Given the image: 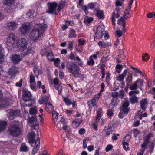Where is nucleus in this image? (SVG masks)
Wrapping results in <instances>:
<instances>
[{
  "label": "nucleus",
  "instance_id": "0eeeda50",
  "mask_svg": "<svg viewBox=\"0 0 155 155\" xmlns=\"http://www.w3.org/2000/svg\"><path fill=\"white\" fill-rule=\"evenodd\" d=\"M124 100L122 106L120 108V109L121 111L127 114L130 110V108L128 107L129 105V102L127 98H125Z\"/></svg>",
  "mask_w": 155,
  "mask_h": 155
},
{
  "label": "nucleus",
  "instance_id": "f257e3e1",
  "mask_svg": "<svg viewBox=\"0 0 155 155\" xmlns=\"http://www.w3.org/2000/svg\"><path fill=\"white\" fill-rule=\"evenodd\" d=\"M47 27L45 24L35 25L29 34L30 38L33 41L36 40L39 38L42 39L43 36V31L46 29Z\"/></svg>",
  "mask_w": 155,
  "mask_h": 155
},
{
  "label": "nucleus",
  "instance_id": "39448f33",
  "mask_svg": "<svg viewBox=\"0 0 155 155\" xmlns=\"http://www.w3.org/2000/svg\"><path fill=\"white\" fill-rule=\"evenodd\" d=\"M28 42L25 38L19 40L17 43V46L19 51L22 52L27 48Z\"/></svg>",
  "mask_w": 155,
  "mask_h": 155
},
{
  "label": "nucleus",
  "instance_id": "0e129e2a",
  "mask_svg": "<svg viewBox=\"0 0 155 155\" xmlns=\"http://www.w3.org/2000/svg\"><path fill=\"white\" fill-rule=\"evenodd\" d=\"M30 86L31 88L35 91H36V87L34 84H33L32 83H30Z\"/></svg>",
  "mask_w": 155,
  "mask_h": 155
},
{
  "label": "nucleus",
  "instance_id": "c756f323",
  "mask_svg": "<svg viewBox=\"0 0 155 155\" xmlns=\"http://www.w3.org/2000/svg\"><path fill=\"white\" fill-rule=\"evenodd\" d=\"M6 124L7 122L5 121H0V131L5 129Z\"/></svg>",
  "mask_w": 155,
  "mask_h": 155
},
{
  "label": "nucleus",
  "instance_id": "9b49d317",
  "mask_svg": "<svg viewBox=\"0 0 155 155\" xmlns=\"http://www.w3.org/2000/svg\"><path fill=\"white\" fill-rule=\"evenodd\" d=\"M22 98L25 101H28L31 99V94L30 91L24 90L23 91Z\"/></svg>",
  "mask_w": 155,
  "mask_h": 155
},
{
  "label": "nucleus",
  "instance_id": "4468645a",
  "mask_svg": "<svg viewBox=\"0 0 155 155\" xmlns=\"http://www.w3.org/2000/svg\"><path fill=\"white\" fill-rule=\"evenodd\" d=\"M99 98V96H97V97L95 96L91 101H88L87 103L89 108H92L93 107L96 106V102Z\"/></svg>",
  "mask_w": 155,
  "mask_h": 155
},
{
  "label": "nucleus",
  "instance_id": "680f3d73",
  "mask_svg": "<svg viewBox=\"0 0 155 155\" xmlns=\"http://www.w3.org/2000/svg\"><path fill=\"white\" fill-rule=\"evenodd\" d=\"M88 8L91 9H93L95 6V4L94 3H91L88 5Z\"/></svg>",
  "mask_w": 155,
  "mask_h": 155
},
{
  "label": "nucleus",
  "instance_id": "a19ab883",
  "mask_svg": "<svg viewBox=\"0 0 155 155\" xmlns=\"http://www.w3.org/2000/svg\"><path fill=\"white\" fill-rule=\"evenodd\" d=\"M98 45L100 48H105L107 46V45L105 43L102 41H99L98 42Z\"/></svg>",
  "mask_w": 155,
  "mask_h": 155
},
{
  "label": "nucleus",
  "instance_id": "ea45409f",
  "mask_svg": "<svg viewBox=\"0 0 155 155\" xmlns=\"http://www.w3.org/2000/svg\"><path fill=\"white\" fill-rule=\"evenodd\" d=\"M123 32V30H118L116 31L115 32V35L117 38L118 37H121L122 35V33Z\"/></svg>",
  "mask_w": 155,
  "mask_h": 155
},
{
  "label": "nucleus",
  "instance_id": "4d7b16f0",
  "mask_svg": "<svg viewBox=\"0 0 155 155\" xmlns=\"http://www.w3.org/2000/svg\"><path fill=\"white\" fill-rule=\"evenodd\" d=\"M113 146L111 144H109L107 146L105 149V150L106 152H108L111 150L113 148Z\"/></svg>",
  "mask_w": 155,
  "mask_h": 155
},
{
  "label": "nucleus",
  "instance_id": "de8ad7c7",
  "mask_svg": "<svg viewBox=\"0 0 155 155\" xmlns=\"http://www.w3.org/2000/svg\"><path fill=\"white\" fill-rule=\"evenodd\" d=\"M132 80V76H129L127 77L126 79V81L127 83V84H129L131 82Z\"/></svg>",
  "mask_w": 155,
  "mask_h": 155
},
{
  "label": "nucleus",
  "instance_id": "8fccbe9b",
  "mask_svg": "<svg viewBox=\"0 0 155 155\" xmlns=\"http://www.w3.org/2000/svg\"><path fill=\"white\" fill-rule=\"evenodd\" d=\"M111 95L112 97L114 98H117L119 96V93L117 92H112Z\"/></svg>",
  "mask_w": 155,
  "mask_h": 155
},
{
  "label": "nucleus",
  "instance_id": "dca6fc26",
  "mask_svg": "<svg viewBox=\"0 0 155 155\" xmlns=\"http://www.w3.org/2000/svg\"><path fill=\"white\" fill-rule=\"evenodd\" d=\"M11 60L14 64H17L21 60L22 58L19 55H12L11 57Z\"/></svg>",
  "mask_w": 155,
  "mask_h": 155
},
{
  "label": "nucleus",
  "instance_id": "2eb2a0df",
  "mask_svg": "<svg viewBox=\"0 0 155 155\" xmlns=\"http://www.w3.org/2000/svg\"><path fill=\"white\" fill-rule=\"evenodd\" d=\"M28 142L30 144H32L34 142L35 138V134L34 132H29L28 135Z\"/></svg>",
  "mask_w": 155,
  "mask_h": 155
},
{
  "label": "nucleus",
  "instance_id": "79ce46f5",
  "mask_svg": "<svg viewBox=\"0 0 155 155\" xmlns=\"http://www.w3.org/2000/svg\"><path fill=\"white\" fill-rule=\"evenodd\" d=\"M137 84L136 81L135 83L130 85L129 87L130 89L131 90H136L138 87V85Z\"/></svg>",
  "mask_w": 155,
  "mask_h": 155
},
{
  "label": "nucleus",
  "instance_id": "7ed1b4c3",
  "mask_svg": "<svg viewBox=\"0 0 155 155\" xmlns=\"http://www.w3.org/2000/svg\"><path fill=\"white\" fill-rule=\"evenodd\" d=\"M8 129L10 134L13 136L18 137L22 134L20 128L17 126L13 125L10 126Z\"/></svg>",
  "mask_w": 155,
  "mask_h": 155
},
{
  "label": "nucleus",
  "instance_id": "9d476101",
  "mask_svg": "<svg viewBox=\"0 0 155 155\" xmlns=\"http://www.w3.org/2000/svg\"><path fill=\"white\" fill-rule=\"evenodd\" d=\"M18 69L15 65H12L9 68L8 72L9 74L11 75V78L13 79H14L17 73H18Z\"/></svg>",
  "mask_w": 155,
  "mask_h": 155
},
{
  "label": "nucleus",
  "instance_id": "13d9d810",
  "mask_svg": "<svg viewBox=\"0 0 155 155\" xmlns=\"http://www.w3.org/2000/svg\"><path fill=\"white\" fill-rule=\"evenodd\" d=\"M35 81V78L32 74H31L30 76V83H33Z\"/></svg>",
  "mask_w": 155,
  "mask_h": 155
},
{
  "label": "nucleus",
  "instance_id": "49530a36",
  "mask_svg": "<svg viewBox=\"0 0 155 155\" xmlns=\"http://www.w3.org/2000/svg\"><path fill=\"white\" fill-rule=\"evenodd\" d=\"M139 93V90H136L135 91H132L129 93V95L130 96H132V95H135V94H138Z\"/></svg>",
  "mask_w": 155,
  "mask_h": 155
},
{
  "label": "nucleus",
  "instance_id": "7c9ffc66",
  "mask_svg": "<svg viewBox=\"0 0 155 155\" xmlns=\"http://www.w3.org/2000/svg\"><path fill=\"white\" fill-rule=\"evenodd\" d=\"M96 15L100 19H103L104 18L103 12L102 11H98Z\"/></svg>",
  "mask_w": 155,
  "mask_h": 155
},
{
  "label": "nucleus",
  "instance_id": "2f4dec72",
  "mask_svg": "<svg viewBox=\"0 0 155 155\" xmlns=\"http://www.w3.org/2000/svg\"><path fill=\"white\" fill-rule=\"evenodd\" d=\"M65 6V2L63 1H61L58 4V9L59 11H61L62 9Z\"/></svg>",
  "mask_w": 155,
  "mask_h": 155
},
{
  "label": "nucleus",
  "instance_id": "1a4fd4ad",
  "mask_svg": "<svg viewBox=\"0 0 155 155\" xmlns=\"http://www.w3.org/2000/svg\"><path fill=\"white\" fill-rule=\"evenodd\" d=\"M104 30L103 27L101 26H99L97 28V31L95 33L94 38H102L104 35Z\"/></svg>",
  "mask_w": 155,
  "mask_h": 155
},
{
  "label": "nucleus",
  "instance_id": "c85d7f7f",
  "mask_svg": "<svg viewBox=\"0 0 155 155\" xmlns=\"http://www.w3.org/2000/svg\"><path fill=\"white\" fill-rule=\"evenodd\" d=\"M113 131V128L112 127L108 126V128L106 132V136L107 137L110 134H111Z\"/></svg>",
  "mask_w": 155,
  "mask_h": 155
},
{
  "label": "nucleus",
  "instance_id": "338daca9",
  "mask_svg": "<svg viewBox=\"0 0 155 155\" xmlns=\"http://www.w3.org/2000/svg\"><path fill=\"white\" fill-rule=\"evenodd\" d=\"M140 133V131L136 129H135L134 130V135L135 137L137 136V134Z\"/></svg>",
  "mask_w": 155,
  "mask_h": 155
},
{
  "label": "nucleus",
  "instance_id": "a878e982",
  "mask_svg": "<svg viewBox=\"0 0 155 155\" xmlns=\"http://www.w3.org/2000/svg\"><path fill=\"white\" fill-rule=\"evenodd\" d=\"M53 120L54 122L56 121L58 118V113L54 110L52 112Z\"/></svg>",
  "mask_w": 155,
  "mask_h": 155
},
{
  "label": "nucleus",
  "instance_id": "f3484780",
  "mask_svg": "<svg viewBox=\"0 0 155 155\" xmlns=\"http://www.w3.org/2000/svg\"><path fill=\"white\" fill-rule=\"evenodd\" d=\"M147 99L146 98L143 99L140 101V106L143 111H145L146 109V105L147 103Z\"/></svg>",
  "mask_w": 155,
  "mask_h": 155
},
{
  "label": "nucleus",
  "instance_id": "5701e85b",
  "mask_svg": "<svg viewBox=\"0 0 155 155\" xmlns=\"http://www.w3.org/2000/svg\"><path fill=\"white\" fill-rule=\"evenodd\" d=\"M5 56L4 50L1 45H0V62H4Z\"/></svg>",
  "mask_w": 155,
  "mask_h": 155
},
{
  "label": "nucleus",
  "instance_id": "473e14b6",
  "mask_svg": "<svg viewBox=\"0 0 155 155\" xmlns=\"http://www.w3.org/2000/svg\"><path fill=\"white\" fill-rule=\"evenodd\" d=\"M75 32L76 31L74 30H71L70 31L69 38H71L74 37H76V35L75 34Z\"/></svg>",
  "mask_w": 155,
  "mask_h": 155
},
{
  "label": "nucleus",
  "instance_id": "393cba45",
  "mask_svg": "<svg viewBox=\"0 0 155 155\" xmlns=\"http://www.w3.org/2000/svg\"><path fill=\"white\" fill-rule=\"evenodd\" d=\"M16 37L12 33H10L8 35V38L7 39V40L8 41H13V42H15L16 40Z\"/></svg>",
  "mask_w": 155,
  "mask_h": 155
},
{
  "label": "nucleus",
  "instance_id": "4be33fe9",
  "mask_svg": "<svg viewBox=\"0 0 155 155\" xmlns=\"http://www.w3.org/2000/svg\"><path fill=\"white\" fill-rule=\"evenodd\" d=\"M49 99V97L47 96H45L41 97L39 100V103L40 104H46L48 103Z\"/></svg>",
  "mask_w": 155,
  "mask_h": 155
},
{
  "label": "nucleus",
  "instance_id": "6e6d98bb",
  "mask_svg": "<svg viewBox=\"0 0 155 155\" xmlns=\"http://www.w3.org/2000/svg\"><path fill=\"white\" fill-rule=\"evenodd\" d=\"M54 63L55 65L56 66H58L60 61V59L59 58H57L55 59H54Z\"/></svg>",
  "mask_w": 155,
  "mask_h": 155
},
{
  "label": "nucleus",
  "instance_id": "a18cd8bd",
  "mask_svg": "<svg viewBox=\"0 0 155 155\" xmlns=\"http://www.w3.org/2000/svg\"><path fill=\"white\" fill-rule=\"evenodd\" d=\"M14 42L12 41H8V40H7V42H6V45L7 46L9 47L8 48H9L10 47H11L13 46V44L14 43Z\"/></svg>",
  "mask_w": 155,
  "mask_h": 155
},
{
  "label": "nucleus",
  "instance_id": "72a5a7b5",
  "mask_svg": "<svg viewBox=\"0 0 155 155\" xmlns=\"http://www.w3.org/2000/svg\"><path fill=\"white\" fill-rule=\"evenodd\" d=\"M122 143L123 144V148L126 151H127V150H129L130 149L129 147H128L129 143L127 142H126L125 140L123 141Z\"/></svg>",
  "mask_w": 155,
  "mask_h": 155
},
{
  "label": "nucleus",
  "instance_id": "ddd939ff",
  "mask_svg": "<svg viewBox=\"0 0 155 155\" xmlns=\"http://www.w3.org/2000/svg\"><path fill=\"white\" fill-rule=\"evenodd\" d=\"M40 145V138L38 137L35 142V145L32 150V155H34L36 154L38 151Z\"/></svg>",
  "mask_w": 155,
  "mask_h": 155
},
{
  "label": "nucleus",
  "instance_id": "774afa93",
  "mask_svg": "<svg viewBox=\"0 0 155 155\" xmlns=\"http://www.w3.org/2000/svg\"><path fill=\"white\" fill-rule=\"evenodd\" d=\"M32 53L33 51L31 48H28L27 50L26 51V54H28L30 53Z\"/></svg>",
  "mask_w": 155,
  "mask_h": 155
},
{
  "label": "nucleus",
  "instance_id": "20e7f679",
  "mask_svg": "<svg viewBox=\"0 0 155 155\" xmlns=\"http://www.w3.org/2000/svg\"><path fill=\"white\" fill-rule=\"evenodd\" d=\"M28 117H29V115L28 113L26 114ZM28 123L32 127L34 128L36 130L38 131V128L39 122L37 120V117L36 116H32L30 117H28L27 118Z\"/></svg>",
  "mask_w": 155,
  "mask_h": 155
},
{
  "label": "nucleus",
  "instance_id": "603ef678",
  "mask_svg": "<svg viewBox=\"0 0 155 155\" xmlns=\"http://www.w3.org/2000/svg\"><path fill=\"white\" fill-rule=\"evenodd\" d=\"M63 100L67 105L68 106L71 104V102L70 100L67 98H64Z\"/></svg>",
  "mask_w": 155,
  "mask_h": 155
},
{
  "label": "nucleus",
  "instance_id": "4c0bfd02",
  "mask_svg": "<svg viewBox=\"0 0 155 155\" xmlns=\"http://www.w3.org/2000/svg\"><path fill=\"white\" fill-rule=\"evenodd\" d=\"M90 60L88 61L87 64L89 66H93L94 64V62L92 59V56L89 58Z\"/></svg>",
  "mask_w": 155,
  "mask_h": 155
},
{
  "label": "nucleus",
  "instance_id": "6e6552de",
  "mask_svg": "<svg viewBox=\"0 0 155 155\" xmlns=\"http://www.w3.org/2000/svg\"><path fill=\"white\" fill-rule=\"evenodd\" d=\"M6 111L8 112L9 114L8 115L9 119L11 120L13 119L15 117L19 115L20 112V110H15L13 109L8 110Z\"/></svg>",
  "mask_w": 155,
  "mask_h": 155
},
{
  "label": "nucleus",
  "instance_id": "f704fd0d",
  "mask_svg": "<svg viewBox=\"0 0 155 155\" xmlns=\"http://www.w3.org/2000/svg\"><path fill=\"white\" fill-rule=\"evenodd\" d=\"M122 68V65L119 64H117L115 67L116 71L118 73H120L121 72Z\"/></svg>",
  "mask_w": 155,
  "mask_h": 155
},
{
  "label": "nucleus",
  "instance_id": "c03bdc74",
  "mask_svg": "<svg viewBox=\"0 0 155 155\" xmlns=\"http://www.w3.org/2000/svg\"><path fill=\"white\" fill-rule=\"evenodd\" d=\"M111 101L112 105L114 106H117L118 104V102L117 101H119V100L118 99L112 98L111 99Z\"/></svg>",
  "mask_w": 155,
  "mask_h": 155
},
{
  "label": "nucleus",
  "instance_id": "e2e57ef3",
  "mask_svg": "<svg viewBox=\"0 0 155 155\" xmlns=\"http://www.w3.org/2000/svg\"><path fill=\"white\" fill-rule=\"evenodd\" d=\"M23 81L22 79H21L19 81V82H17L16 83L15 85L17 86H18L19 87H21L22 85V82Z\"/></svg>",
  "mask_w": 155,
  "mask_h": 155
},
{
  "label": "nucleus",
  "instance_id": "5fc2aeb1",
  "mask_svg": "<svg viewBox=\"0 0 155 155\" xmlns=\"http://www.w3.org/2000/svg\"><path fill=\"white\" fill-rule=\"evenodd\" d=\"M107 116L110 118L113 115L114 113L111 110H107Z\"/></svg>",
  "mask_w": 155,
  "mask_h": 155
},
{
  "label": "nucleus",
  "instance_id": "bf43d9fd",
  "mask_svg": "<svg viewBox=\"0 0 155 155\" xmlns=\"http://www.w3.org/2000/svg\"><path fill=\"white\" fill-rule=\"evenodd\" d=\"M131 136L130 135L127 134L125 137L124 138V140H125V141L127 142V141H129L130 139Z\"/></svg>",
  "mask_w": 155,
  "mask_h": 155
},
{
  "label": "nucleus",
  "instance_id": "f8f14e48",
  "mask_svg": "<svg viewBox=\"0 0 155 155\" xmlns=\"http://www.w3.org/2000/svg\"><path fill=\"white\" fill-rule=\"evenodd\" d=\"M30 29L29 24L24 23L20 28V32L22 34L28 33Z\"/></svg>",
  "mask_w": 155,
  "mask_h": 155
},
{
  "label": "nucleus",
  "instance_id": "37998d69",
  "mask_svg": "<svg viewBox=\"0 0 155 155\" xmlns=\"http://www.w3.org/2000/svg\"><path fill=\"white\" fill-rule=\"evenodd\" d=\"M93 20V19L91 17L86 18L84 20V22L85 23H90Z\"/></svg>",
  "mask_w": 155,
  "mask_h": 155
},
{
  "label": "nucleus",
  "instance_id": "aec40b11",
  "mask_svg": "<svg viewBox=\"0 0 155 155\" xmlns=\"http://www.w3.org/2000/svg\"><path fill=\"white\" fill-rule=\"evenodd\" d=\"M8 26L10 29L13 30L17 28V24L16 22L11 21L8 23Z\"/></svg>",
  "mask_w": 155,
  "mask_h": 155
},
{
  "label": "nucleus",
  "instance_id": "423d86ee",
  "mask_svg": "<svg viewBox=\"0 0 155 155\" xmlns=\"http://www.w3.org/2000/svg\"><path fill=\"white\" fill-rule=\"evenodd\" d=\"M48 9L46 12L49 13L53 14L55 13L56 15L55 10L58 5V4L54 2L53 3L49 2L47 3Z\"/></svg>",
  "mask_w": 155,
  "mask_h": 155
},
{
  "label": "nucleus",
  "instance_id": "69168bd1",
  "mask_svg": "<svg viewBox=\"0 0 155 155\" xmlns=\"http://www.w3.org/2000/svg\"><path fill=\"white\" fill-rule=\"evenodd\" d=\"M85 132V130L84 128H81L79 131V133L81 135L84 134Z\"/></svg>",
  "mask_w": 155,
  "mask_h": 155
},
{
  "label": "nucleus",
  "instance_id": "58836bf2",
  "mask_svg": "<svg viewBox=\"0 0 155 155\" xmlns=\"http://www.w3.org/2000/svg\"><path fill=\"white\" fill-rule=\"evenodd\" d=\"M55 88L56 89L58 90V93L60 94H61L62 88V86L60 84L56 85H55Z\"/></svg>",
  "mask_w": 155,
  "mask_h": 155
},
{
  "label": "nucleus",
  "instance_id": "b1692460",
  "mask_svg": "<svg viewBox=\"0 0 155 155\" xmlns=\"http://www.w3.org/2000/svg\"><path fill=\"white\" fill-rule=\"evenodd\" d=\"M129 99L130 103L132 104L137 103L138 101V98L135 95H132Z\"/></svg>",
  "mask_w": 155,
  "mask_h": 155
},
{
  "label": "nucleus",
  "instance_id": "cd10ccee",
  "mask_svg": "<svg viewBox=\"0 0 155 155\" xmlns=\"http://www.w3.org/2000/svg\"><path fill=\"white\" fill-rule=\"evenodd\" d=\"M47 57L48 61H49L52 62L53 61L54 59V56L51 53L48 52L47 55Z\"/></svg>",
  "mask_w": 155,
  "mask_h": 155
},
{
  "label": "nucleus",
  "instance_id": "09e8293b",
  "mask_svg": "<svg viewBox=\"0 0 155 155\" xmlns=\"http://www.w3.org/2000/svg\"><path fill=\"white\" fill-rule=\"evenodd\" d=\"M14 1V0H5V3L7 5L10 6L12 4Z\"/></svg>",
  "mask_w": 155,
  "mask_h": 155
},
{
  "label": "nucleus",
  "instance_id": "f03ea898",
  "mask_svg": "<svg viewBox=\"0 0 155 155\" xmlns=\"http://www.w3.org/2000/svg\"><path fill=\"white\" fill-rule=\"evenodd\" d=\"M66 68L68 71L72 74L76 78H83L84 75L79 72L80 68L76 64L71 62H68L66 64Z\"/></svg>",
  "mask_w": 155,
  "mask_h": 155
},
{
  "label": "nucleus",
  "instance_id": "052dcab7",
  "mask_svg": "<svg viewBox=\"0 0 155 155\" xmlns=\"http://www.w3.org/2000/svg\"><path fill=\"white\" fill-rule=\"evenodd\" d=\"M140 82V86H141L143 85V80L138 79L136 81V83H138V82Z\"/></svg>",
  "mask_w": 155,
  "mask_h": 155
},
{
  "label": "nucleus",
  "instance_id": "e433bc0d",
  "mask_svg": "<svg viewBox=\"0 0 155 155\" xmlns=\"http://www.w3.org/2000/svg\"><path fill=\"white\" fill-rule=\"evenodd\" d=\"M37 112V110L36 108H31L29 110V113L31 114H36Z\"/></svg>",
  "mask_w": 155,
  "mask_h": 155
},
{
  "label": "nucleus",
  "instance_id": "a211bd4d",
  "mask_svg": "<svg viewBox=\"0 0 155 155\" xmlns=\"http://www.w3.org/2000/svg\"><path fill=\"white\" fill-rule=\"evenodd\" d=\"M127 73V69L125 70L123 72V73L120 74L119 75L118 77H117V80L120 82L122 81L124 78L126 76Z\"/></svg>",
  "mask_w": 155,
  "mask_h": 155
},
{
  "label": "nucleus",
  "instance_id": "bb28decb",
  "mask_svg": "<svg viewBox=\"0 0 155 155\" xmlns=\"http://www.w3.org/2000/svg\"><path fill=\"white\" fill-rule=\"evenodd\" d=\"M102 113V110L101 109H99L97 111V117L96 119V122H98L100 118L101 117V115Z\"/></svg>",
  "mask_w": 155,
  "mask_h": 155
},
{
  "label": "nucleus",
  "instance_id": "864d4df0",
  "mask_svg": "<svg viewBox=\"0 0 155 155\" xmlns=\"http://www.w3.org/2000/svg\"><path fill=\"white\" fill-rule=\"evenodd\" d=\"M115 12H114L112 14V16L111 17V20H112V23L113 24V25H115Z\"/></svg>",
  "mask_w": 155,
  "mask_h": 155
},
{
  "label": "nucleus",
  "instance_id": "6ab92c4d",
  "mask_svg": "<svg viewBox=\"0 0 155 155\" xmlns=\"http://www.w3.org/2000/svg\"><path fill=\"white\" fill-rule=\"evenodd\" d=\"M29 148L25 143H22L20 146V151L21 152H27L29 151Z\"/></svg>",
  "mask_w": 155,
  "mask_h": 155
},
{
  "label": "nucleus",
  "instance_id": "c9c22d12",
  "mask_svg": "<svg viewBox=\"0 0 155 155\" xmlns=\"http://www.w3.org/2000/svg\"><path fill=\"white\" fill-rule=\"evenodd\" d=\"M118 24H119L121 26L123 27L122 29L123 30V32L125 33L126 31L125 21H120L119 22H118Z\"/></svg>",
  "mask_w": 155,
  "mask_h": 155
},
{
  "label": "nucleus",
  "instance_id": "3c124183",
  "mask_svg": "<svg viewBox=\"0 0 155 155\" xmlns=\"http://www.w3.org/2000/svg\"><path fill=\"white\" fill-rule=\"evenodd\" d=\"M110 79V73L109 72H107L106 73V81L107 84H108L109 82Z\"/></svg>",
  "mask_w": 155,
  "mask_h": 155
},
{
  "label": "nucleus",
  "instance_id": "412c9836",
  "mask_svg": "<svg viewBox=\"0 0 155 155\" xmlns=\"http://www.w3.org/2000/svg\"><path fill=\"white\" fill-rule=\"evenodd\" d=\"M45 104V109L47 112H49L54 110L53 107L51 103H48Z\"/></svg>",
  "mask_w": 155,
  "mask_h": 155
}]
</instances>
